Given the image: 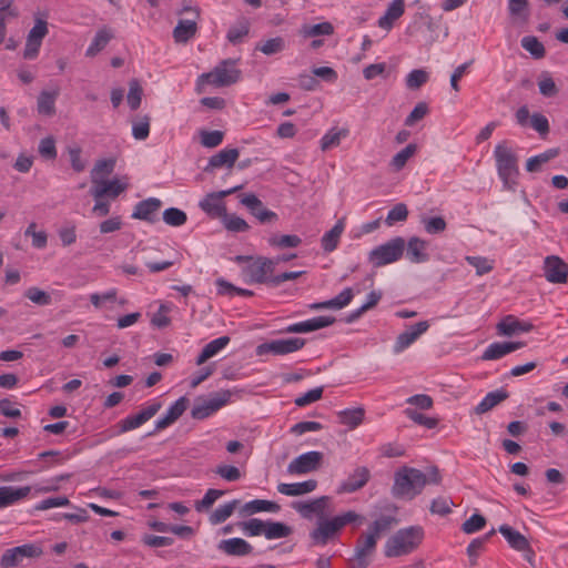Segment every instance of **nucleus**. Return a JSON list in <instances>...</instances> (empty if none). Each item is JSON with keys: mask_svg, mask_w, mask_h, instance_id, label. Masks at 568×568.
I'll return each mask as SVG.
<instances>
[{"mask_svg": "<svg viewBox=\"0 0 568 568\" xmlns=\"http://www.w3.org/2000/svg\"><path fill=\"white\" fill-rule=\"evenodd\" d=\"M162 206V202L156 197H149L139 202L132 213V217L148 222H154L156 213Z\"/></svg>", "mask_w": 568, "mask_h": 568, "instance_id": "28", "label": "nucleus"}, {"mask_svg": "<svg viewBox=\"0 0 568 568\" xmlns=\"http://www.w3.org/2000/svg\"><path fill=\"white\" fill-rule=\"evenodd\" d=\"M240 504L239 500L234 499L223 505H220L211 515L210 523L212 525H219L229 519L234 513L235 508Z\"/></svg>", "mask_w": 568, "mask_h": 568, "instance_id": "40", "label": "nucleus"}, {"mask_svg": "<svg viewBox=\"0 0 568 568\" xmlns=\"http://www.w3.org/2000/svg\"><path fill=\"white\" fill-rule=\"evenodd\" d=\"M317 487L315 479H308L301 483H280L277 485V491L285 496H303L314 491Z\"/></svg>", "mask_w": 568, "mask_h": 568, "instance_id": "29", "label": "nucleus"}, {"mask_svg": "<svg viewBox=\"0 0 568 568\" xmlns=\"http://www.w3.org/2000/svg\"><path fill=\"white\" fill-rule=\"evenodd\" d=\"M300 33L304 38H312L317 36H331L334 33V27L331 22H321L317 24H304Z\"/></svg>", "mask_w": 568, "mask_h": 568, "instance_id": "42", "label": "nucleus"}, {"mask_svg": "<svg viewBox=\"0 0 568 568\" xmlns=\"http://www.w3.org/2000/svg\"><path fill=\"white\" fill-rule=\"evenodd\" d=\"M58 95V90L41 91L37 101L38 113L47 116L53 115L55 113V100Z\"/></svg>", "mask_w": 568, "mask_h": 568, "instance_id": "36", "label": "nucleus"}, {"mask_svg": "<svg viewBox=\"0 0 568 568\" xmlns=\"http://www.w3.org/2000/svg\"><path fill=\"white\" fill-rule=\"evenodd\" d=\"M240 186L206 194L199 203L203 212L212 217H222L226 212L223 197L237 191Z\"/></svg>", "mask_w": 568, "mask_h": 568, "instance_id": "18", "label": "nucleus"}, {"mask_svg": "<svg viewBox=\"0 0 568 568\" xmlns=\"http://www.w3.org/2000/svg\"><path fill=\"white\" fill-rule=\"evenodd\" d=\"M230 398V392H221L210 398L197 400L192 408V417L195 419H204L227 404Z\"/></svg>", "mask_w": 568, "mask_h": 568, "instance_id": "13", "label": "nucleus"}, {"mask_svg": "<svg viewBox=\"0 0 568 568\" xmlns=\"http://www.w3.org/2000/svg\"><path fill=\"white\" fill-rule=\"evenodd\" d=\"M58 488L57 485H34V486H22V487H12V486H1L0 487V509L10 507L20 500L27 498L32 489L37 494L48 493L51 490H55Z\"/></svg>", "mask_w": 568, "mask_h": 568, "instance_id": "9", "label": "nucleus"}, {"mask_svg": "<svg viewBox=\"0 0 568 568\" xmlns=\"http://www.w3.org/2000/svg\"><path fill=\"white\" fill-rule=\"evenodd\" d=\"M344 230L345 221L344 219H341L329 231L325 232L324 235L322 236V248L327 253L333 252L337 247Z\"/></svg>", "mask_w": 568, "mask_h": 568, "instance_id": "33", "label": "nucleus"}, {"mask_svg": "<svg viewBox=\"0 0 568 568\" xmlns=\"http://www.w3.org/2000/svg\"><path fill=\"white\" fill-rule=\"evenodd\" d=\"M128 187V183L125 181L113 179V180H99V182H93V186L91 187V195L94 200H100L104 196L116 197Z\"/></svg>", "mask_w": 568, "mask_h": 568, "instance_id": "20", "label": "nucleus"}, {"mask_svg": "<svg viewBox=\"0 0 568 568\" xmlns=\"http://www.w3.org/2000/svg\"><path fill=\"white\" fill-rule=\"evenodd\" d=\"M118 291L115 288H111L103 293H92L90 295V301L97 310H101L105 307L108 304H113L116 302Z\"/></svg>", "mask_w": 568, "mask_h": 568, "instance_id": "48", "label": "nucleus"}, {"mask_svg": "<svg viewBox=\"0 0 568 568\" xmlns=\"http://www.w3.org/2000/svg\"><path fill=\"white\" fill-rule=\"evenodd\" d=\"M534 328V325L527 321H520L514 315H507L499 321L496 325L497 334L499 336H514L521 333H528Z\"/></svg>", "mask_w": 568, "mask_h": 568, "instance_id": "21", "label": "nucleus"}, {"mask_svg": "<svg viewBox=\"0 0 568 568\" xmlns=\"http://www.w3.org/2000/svg\"><path fill=\"white\" fill-rule=\"evenodd\" d=\"M439 480L437 469H433L427 476L417 468L404 466L395 471L392 493L397 498L412 500L427 484H438Z\"/></svg>", "mask_w": 568, "mask_h": 568, "instance_id": "1", "label": "nucleus"}, {"mask_svg": "<svg viewBox=\"0 0 568 568\" xmlns=\"http://www.w3.org/2000/svg\"><path fill=\"white\" fill-rule=\"evenodd\" d=\"M114 169V161L112 160H101L99 161L92 172H91V180L93 182H99V180H102L104 176L112 173Z\"/></svg>", "mask_w": 568, "mask_h": 568, "instance_id": "55", "label": "nucleus"}, {"mask_svg": "<svg viewBox=\"0 0 568 568\" xmlns=\"http://www.w3.org/2000/svg\"><path fill=\"white\" fill-rule=\"evenodd\" d=\"M24 296L39 306H47L52 303L51 294L36 286L26 290Z\"/></svg>", "mask_w": 568, "mask_h": 568, "instance_id": "49", "label": "nucleus"}, {"mask_svg": "<svg viewBox=\"0 0 568 568\" xmlns=\"http://www.w3.org/2000/svg\"><path fill=\"white\" fill-rule=\"evenodd\" d=\"M142 100V88L140 87L139 82L135 80H132L130 82L129 92L126 95V101L131 110H136Z\"/></svg>", "mask_w": 568, "mask_h": 568, "instance_id": "62", "label": "nucleus"}, {"mask_svg": "<svg viewBox=\"0 0 568 568\" xmlns=\"http://www.w3.org/2000/svg\"><path fill=\"white\" fill-rule=\"evenodd\" d=\"M521 47L535 59H541L546 53L544 44L534 36L524 37L521 39Z\"/></svg>", "mask_w": 568, "mask_h": 568, "instance_id": "50", "label": "nucleus"}, {"mask_svg": "<svg viewBox=\"0 0 568 568\" xmlns=\"http://www.w3.org/2000/svg\"><path fill=\"white\" fill-rule=\"evenodd\" d=\"M150 134V118L143 115L132 122V135L135 140L143 141Z\"/></svg>", "mask_w": 568, "mask_h": 568, "instance_id": "52", "label": "nucleus"}, {"mask_svg": "<svg viewBox=\"0 0 568 568\" xmlns=\"http://www.w3.org/2000/svg\"><path fill=\"white\" fill-rule=\"evenodd\" d=\"M239 155H240V152L235 148L223 149L219 153H216L210 158L207 168H213V169H217V168H222V166L232 168L234 165V163L236 162V160L239 159Z\"/></svg>", "mask_w": 568, "mask_h": 568, "instance_id": "35", "label": "nucleus"}, {"mask_svg": "<svg viewBox=\"0 0 568 568\" xmlns=\"http://www.w3.org/2000/svg\"><path fill=\"white\" fill-rule=\"evenodd\" d=\"M507 393L503 389L489 392L475 407L478 415L485 414L507 398Z\"/></svg>", "mask_w": 568, "mask_h": 568, "instance_id": "37", "label": "nucleus"}, {"mask_svg": "<svg viewBox=\"0 0 568 568\" xmlns=\"http://www.w3.org/2000/svg\"><path fill=\"white\" fill-rule=\"evenodd\" d=\"M404 10V0H393L388 4L385 13L378 19V27L384 30H390L394 21H396L398 18L403 16Z\"/></svg>", "mask_w": 568, "mask_h": 568, "instance_id": "30", "label": "nucleus"}, {"mask_svg": "<svg viewBox=\"0 0 568 568\" xmlns=\"http://www.w3.org/2000/svg\"><path fill=\"white\" fill-rule=\"evenodd\" d=\"M219 549L230 556H244L252 551V546L246 540L235 537L222 540Z\"/></svg>", "mask_w": 568, "mask_h": 568, "instance_id": "32", "label": "nucleus"}, {"mask_svg": "<svg viewBox=\"0 0 568 568\" xmlns=\"http://www.w3.org/2000/svg\"><path fill=\"white\" fill-rule=\"evenodd\" d=\"M241 78V70L236 67L235 60H224L212 71L203 73L197 79V87L211 84L216 88L229 87L236 83Z\"/></svg>", "mask_w": 568, "mask_h": 568, "instance_id": "5", "label": "nucleus"}, {"mask_svg": "<svg viewBox=\"0 0 568 568\" xmlns=\"http://www.w3.org/2000/svg\"><path fill=\"white\" fill-rule=\"evenodd\" d=\"M187 398L182 396L176 399L166 410V413L155 422V430H161L172 425L180 418L187 408Z\"/></svg>", "mask_w": 568, "mask_h": 568, "instance_id": "27", "label": "nucleus"}, {"mask_svg": "<svg viewBox=\"0 0 568 568\" xmlns=\"http://www.w3.org/2000/svg\"><path fill=\"white\" fill-rule=\"evenodd\" d=\"M230 341L229 336H221L207 343L196 357V365H202L213 356L217 355L230 344Z\"/></svg>", "mask_w": 568, "mask_h": 568, "instance_id": "34", "label": "nucleus"}, {"mask_svg": "<svg viewBox=\"0 0 568 568\" xmlns=\"http://www.w3.org/2000/svg\"><path fill=\"white\" fill-rule=\"evenodd\" d=\"M49 33V24L47 14L37 12L34 13V24L29 30L26 44L23 49V58L27 60H34L40 52L42 41Z\"/></svg>", "mask_w": 568, "mask_h": 568, "instance_id": "7", "label": "nucleus"}, {"mask_svg": "<svg viewBox=\"0 0 568 568\" xmlns=\"http://www.w3.org/2000/svg\"><path fill=\"white\" fill-rule=\"evenodd\" d=\"M363 521V517L353 510H348L342 515L332 518H321L317 520L316 527L310 532L313 545L325 546L335 535L346 525Z\"/></svg>", "mask_w": 568, "mask_h": 568, "instance_id": "3", "label": "nucleus"}, {"mask_svg": "<svg viewBox=\"0 0 568 568\" xmlns=\"http://www.w3.org/2000/svg\"><path fill=\"white\" fill-rule=\"evenodd\" d=\"M349 135V130L347 128H338L333 126L320 140V146L322 151H328L331 149L337 148L342 140L346 139Z\"/></svg>", "mask_w": 568, "mask_h": 568, "instance_id": "31", "label": "nucleus"}, {"mask_svg": "<svg viewBox=\"0 0 568 568\" xmlns=\"http://www.w3.org/2000/svg\"><path fill=\"white\" fill-rule=\"evenodd\" d=\"M407 216H408V209H407L406 204L398 203L388 211L385 222L388 226H392L397 222L406 221Z\"/></svg>", "mask_w": 568, "mask_h": 568, "instance_id": "53", "label": "nucleus"}, {"mask_svg": "<svg viewBox=\"0 0 568 568\" xmlns=\"http://www.w3.org/2000/svg\"><path fill=\"white\" fill-rule=\"evenodd\" d=\"M498 531L503 535V537L513 549L532 555L530 544L521 532L508 525L499 526Z\"/></svg>", "mask_w": 568, "mask_h": 568, "instance_id": "25", "label": "nucleus"}, {"mask_svg": "<svg viewBox=\"0 0 568 568\" xmlns=\"http://www.w3.org/2000/svg\"><path fill=\"white\" fill-rule=\"evenodd\" d=\"M335 322L333 316H316L302 321L298 323L291 324L285 327V333H310L327 326H331Z\"/></svg>", "mask_w": 568, "mask_h": 568, "instance_id": "23", "label": "nucleus"}, {"mask_svg": "<svg viewBox=\"0 0 568 568\" xmlns=\"http://www.w3.org/2000/svg\"><path fill=\"white\" fill-rule=\"evenodd\" d=\"M429 328L427 321H420L414 325L408 326L403 333H400L393 345V353L400 354L410 345H413L423 334Z\"/></svg>", "mask_w": 568, "mask_h": 568, "instance_id": "17", "label": "nucleus"}, {"mask_svg": "<svg viewBox=\"0 0 568 568\" xmlns=\"http://www.w3.org/2000/svg\"><path fill=\"white\" fill-rule=\"evenodd\" d=\"M280 510V505L263 499H254L244 505V511L248 514L268 511V513H277Z\"/></svg>", "mask_w": 568, "mask_h": 568, "instance_id": "46", "label": "nucleus"}, {"mask_svg": "<svg viewBox=\"0 0 568 568\" xmlns=\"http://www.w3.org/2000/svg\"><path fill=\"white\" fill-rule=\"evenodd\" d=\"M428 243L427 241L413 236L406 242V256L409 262L419 264L425 263L429 260V254L427 252Z\"/></svg>", "mask_w": 568, "mask_h": 568, "instance_id": "26", "label": "nucleus"}, {"mask_svg": "<svg viewBox=\"0 0 568 568\" xmlns=\"http://www.w3.org/2000/svg\"><path fill=\"white\" fill-rule=\"evenodd\" d=\"M186 214L176 207H170L163 212V221L170 226H181L186 222Z\"/></svg>", "mask_w": 568, "mask_h": 568, "instance_id": "56", "label": "nucleus"}, {"mask_svg": "<svg viewBox=\"0 0 568 568\" xmlns=\"http://www.w3.org/2000/svg\"><path fill=\"white\" fill-rule=\"evenodd\" d=\"M276 267V261L272 258L258 256L250 261L247 265L243 267V274L246 277L247 283H268L274 276L273 272Z\"/></svg>", "mask_w": 568, "mask_h": 568, "instance_id": "8", "label": "nucleus"}, {"mask_svg": "<svg viewBox=\"0 0 568 568\" xmlns=\"http://www.w3.org/2000/svg\"><path fill=\"white\" fill-rule=\"evenodd\" d=\"M544 275L550 283H566L568 278V265L558 256H547L544 262Z\"/></svg>", "mask_w": 568, "mask_h": 568, "instance_id": "19", "label": "nucleus"}, {"mask_svg": "<svg viewBox=\"0 0 568 568\" xmlns=\"http://www.w3.org/2000/svg\"><path fill=\"white\" fill-rule=\"evenodd\" d=\"M371 478V471L365 466L356 467L341 484V493H354L363 488Z\"/></svg>", "mask_w": 568, "mask_h": 568, "instance_id": "24", "label": "nucleus"}, {"mask_svg": "<svg viewBox=\"0 0 568 568\" xmlns=\"http://www.w3.org/2000/svg\"><path fill=\"white\" fill-rule=\"evenodd\" d=\"M377 538L367 532L358 539L354 556L349 559V568H367L369 557L374 554Z\"/></svg>", "mask_w": 568, "mask_h": 568, "instance_id": "16", "label": "nucleus"}, {"mask_svg": "<svg viewBox=\"0 0 568 568\" xmlns=\"http://www.w3.org/2000/svg\"><path fill=\"white\" fill-rule=\"evenodd\" d=\"M304 345L305 339L301 337L277 338L257 345L256 354L284 356L302 349Z\"/></svg>", "mask_w": 568, "mask_h": 568, "instance_id": "11", "label": "nucleus"}, {"mask_svg": "<svg viewBox=\"0 0 568 568\" xmlns=\"http://www.w3.org/2000/svg\"><path fill=\"white\" fill-rule=\"evenodd\" d=\"M324 455L317 450H311L295 457L286 468L288 475L302 476L316 471L323 462Z\"/></svg>", "mask_w": 568, "mask_h": 568, "instance_id": "12", "label": "nucleus"}, {"mask_svg": "<svg viewBox=\"0 0 568 568\" xmlns=\"http://www.w3.org/2000/svg\"><path fill=\"white\" fill-rule=\"evenodd\" d=\"M113 38V33L108 28H102L98 30L95 33L91 44L88 47L85 51L87 57H95L99 52H101L109 41Z\"/></svg>", "mask_w": 568, "mask_h": 568, "instance_id": "38", "label": "nucleus"}, {"mask_svg": "<svg viewBox=\"0 0 568 568\" xmlns=\"http://www.w3.org/2000/svg\"><path fill=\"white\" fill-rule=\"evenodd\" d=\"M196 29L195 20H180L173 30L174 40L184 43L195 34Z\"/></svg>", "mask_w": 568, "mask_h": 568, "instance_id": "39", "label": "nucleus"}, {"mask_svg": "<svg viewBox=\"0 0 568 568\" xmlns=\"http://www.w3.org/2000/svg\"><path fill=\"white\" fill-rule=\"evenodd\" d=\"M221 219L224 227L230 232L240 233L246 232L250 229L247 222L235 214H227L225 212Z\"/></svg>", "mask_w": 568, "mask_h": 568, "instance_id": "47", "label": "nucleus"}, {"mask_svg": "<svg viewBox=\"0 0 568 568\" xmlns=\"http://www.w3.org/2000/svg\"><path fill=\"white\" fill-rule=\"evenodd\" d=\"M365 412L363 408L345 409L339 413V422L354 429L363 423Z\"/></svg>", "mask_w": 568, "mask_h": 568, "instance_id": "44", "label": "nucleus"}, {"mask_svg": "<svg viewBox=\"0 0 568 568\" xmlns=\"http://www.w3.org/2000/svg\"><path fill=\"white\" fill-rule=\"evenodd\" d=\"M329 501L328 496H321L308 501H294L292 508L304 519L312 520L316 517L320 520L326 515Z\"/></svg>", "mask_w": 568, "mask_h": 568, "instance_id": "14", "label": "nucleus"}, {"mask_svg": "<svg viewBox=\"0 0 568 568\" xmlns=\"http://www.w3.org/2000/svg\"><path fill=\"white\" fill-rule=\"evenodd\" d=\"M145 423H146V419L143 417L141 412L133 414V415H129L119 423L120 433H126V432L133 430L135 428H139L140 426H142Z\"/></svg>", "mask_w": 568, "mask_h": 568, "instance_id": "58", "label": "nucleus"}, {"mask_svg": "<svg viewBox=\"0 0 568 568\" xmlns=\"http://www.w3.org/2000/svg\"><path fill=\"white\" fill-rule=\"evenodd\" d=\"M524 342H494L489 344L481 355L483 361H497L504 356L523 348Z\"/></svg>", "mask_w": 568, "mask_h": 568, "instance_id": "22", "label": "nucleus"}, {"mask_svg": "<svg viewBox=\"0 0 568 568\" xmlns=\"http://www.w3.org/2000/svg\"><path fill=\"white\" fill-rule=\"evenodd\" d=\"M465 260L476 268V274L479 276L489 273L494 268V261L485 256H466Z\"/></svg>", "mask_w": 568, "mask_h": 568, "instance_id": "51", "label": "nucleus"}, {"mask_svg": "<svg viewBox=\"0 0 568 568\" xmlns=\"http://www.w3.org/2000/svg\"><path fill=\"white\" fill-rule=\"evenodd\" d=\"M248 33L247 21H241L237 24L231 27L227 31L226 38L232 43H239Z\"/></svg>", "mask_w": 568, "mask_h": 568, "instance_id": "64", "label": "nucleus"}, {"mask_svg": "<svg viewBox=\"0 0 568 568\" xmlns=\"http://www.w3.org/2000/svg\"><path fill=\"white\" fill-rule=\"evenodd\" d=\"M416 151V144L409 143L408 145H406L404 149H402L393 156L390 161L392 169L396 172L400 171L406 165L408 160L415 155Z\"/></svg>", "mask_w": 568, "mask_h": 568, "instance_id": "43", "label": "nucleus"}, {"mask_svg": "<svg viewBox=\"0 0 568 568\" xmlns=\"http://www.w3.org/2000/svg\"><path fill=\"white\" fill-rule=\"evenodd\" d=\"M539 92L544 97H555L558 92L555 81L550 77L549 72H542L538 79Z\"/></svg>", "mask_w": 568, "mask_h": 568, "instance_id": "54", "label": "nucleus"}, {"mask_svg": "<svg viewBox=\"0 0 568 568\" xmlns=\"http://www.w3.org/2000/svg\"><path fill=\"white\" fill-rule=\"evenodd\" d=\"M58 488L57 485H34V486H22V487H12V486H1L0 487V509L10 507L20 500L27 498L32 489L37 494L48 493L51 490H55Z\"/></svg>", "mask_w": 568, "mask_h": 568, "instance_id": "10", "label": "nucleus"}, {"mask_svg": "<svg viewBox=\"0 0 568 568\" xmlns=\"http://www.w3.org/2000/svg\"><path fill=\"white\" fill-rule=\"evenodd\" d=\"M423 539V529L409 527L398 530L385 545L387 557H399L412 552Z\"/></svg>", "mask_w": 568, "mask_h": 568, "instance_id": "4", "label": "nucleus"}, {"mask_svg": "<svg viewBox=\"0 0 568 568\" xmlns=\"http://www.w3.org/2000/svg\"><path fill=\"white\" fill-rule=\"evenodd\" d=\"M225 494L224 490L220 489H209L204 497L195 503V509L197 511H202L204 509H209L219 498H221Z\"/></svg>", "mask_w": 568, "mask_h": 568, "instance_id": "60", "label": "nucleus"}, {"mask_svg": "<svg viewBox=\"0 0 568 568\" xmlns=\"http://www.w3.org/2000/svg\"><path fill=\"white\" fill-rule=\"evenodd\" d=\"M494 159L498 178L506 190L514 191L519 175L518 156L507 141H501L494 149Z\"/></svg>", "mask_w": 568, "mask_h": 568, "instance_id": "2", "label": "nucleus"}, {"mask_svg": "<svg viewBox=\"0 0 568 568\" xmlns=\"http://www.w3.org/2000/svg\"><path fill=\"white\" fill-rule=\"evenodd\" d=\"M405 246V239L402 236H395L371 250L367 256V261L374 267H382L395 263L399 261L404 255Z\"/></svg>", "mask_w": 568, "mask_h": 568, "instance_id": "6", "label": "nucleus"}, {"mask_svg": "<svg viewBox=\"0 0 568 568\" xmlns=\"http://www.w3.org/2000/svg\"><path fill=\"white\" fill-rule=\"evenodd\" d=\"M429 75L425 70L416 69L406 77V85L408 89H418L427 82Z\"/></svg>", "mask_w": 568, "mask_h": 568, "instance_id": "63", "label": "nucleus"}, {"mask_svg": "<svg viewBox=\"0 0 568 568\" xmlns=\"http://www.w3.org/2000/svg\"><path fill=\"white\" fill-rule=\"evenodd\" d=\"M267 243L272 247L290 248V247L300 246L302 243V239L295 234H284V235L274 234L268 237Z\"/></svg>", "mask_w": 568, "mask_h": 568, "instance_id": "41", "label": "nucleus"}, {"mask_svg": "<svg viewBox=\"0 0 568 568\" xmlns=\"http://www.w3.org/2000/svg\"><path fill=\"white\" fill-rule=\"evenodd\" d=\"M58 236L63 246H70L77 241V227L73 223H65L58 230Z\"/></svg>", "mask_w": 568, "mask_h": 568, "instance_id": "59", "label": "nucleus"}, {"mask_svg": "<svg viewBox=\"0 0 568 568\" xmlns=\"http://www.w3.org/2000/svg\"><path fill=\"white\" fill-rule=\"evenodd\" d=\"M39 154L47 160H54L58 155L55 140L53 136H47L40 140L38 146Z\"/></svg>", "mask_w": 568, "mask_h": 568, "instance_id": "57", "label": "nucleus"}, {"mask_svg": "<svg viewBox=\"0 0 568 568\" xmlns=\"http://www.w3.org/2000/svg\"><path fill=\"white\" fill-rule=\"evenodd\" d=\"M292 534V528L280 521H266L265 524V538L268 540L288 537Z\"/></svg>", "mask_w": 568, "mask_h": 568, "instance_id": "45", "label": "nucleus"}, {"mask_svg": "<svg viewBox=\"0 0 568 568\" xmlns=\"http://www.w3.org/2000/svg\"><path fill=\"white\" fill-rule=\"evenodd\" d=\"M40 547L32 544L13 547L4 551L0 559L1 568H9L20 565L23 558H33L41 556Z\"/></svg>", "mask_w": 568, "mask_h": 568, "instance_id": "15", "label": "nucleus"}, {"mask_svg": "<svg viewBox=\"0 0 568 568\" xmlns=\"http://www.w3.org/2000/svg\"><path fill=\"white\" fill-rule=\"evenodd\" d=\"M392 524L393 518L381 517L369 526L367 534L379 539L382 535L390 528Z\"/></svg>", "mask_w": 568, "mask_h": 568, "instance_id": "61", "label": "nucleus"}]
</instances>
